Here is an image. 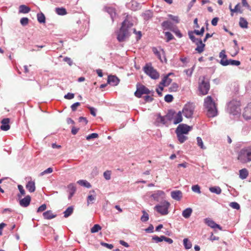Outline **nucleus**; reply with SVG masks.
Returning a JSON list of instances; mask_svg holds the SVG:
<instances>
[{
  "label": "nucleus",
  "instance_id": "f257e3e1",
  "mask_svg": "<svg viewBox=\"0 0 251 251\" xmlns=\"http://www.w3.org/2000/svg\"><path fill=\"white\" fill-rule=\"evenodd\" d=\"M203 105L207 110L208 117L213 118L217 115V104L211 96H208L204 99Z\"/></svg>",
  "mask_w": 251,
  "mask_h": 251
},
{
  "label": "nucleus",
  "instance_id": "f03ea898",
  "mask_svg": "<svg viewBox=\"0 0 251 251\" xmlns=\"http://www.w3.org/2000/svg\"><path fill=\"white\" fill-rule=\"evenodd\" d=\"M133 26V24L128 20V16L122 24V26L118 34L117 39L120 42H123L128 35V28Z\"/></svg>",
  "mask_w": 251,
  "mask_h": 251
},
{
  "label": "nucleus",
  "instance_id": "7ed1b4c3",
  "mask_svg": "<svg viewBox=\"0 0 251 251\" xmlns=\"http://www.w3.org/2000/svg\"><path fill=\"white\" fill-rule=\"evenodd\" d=\"M238 161L242 164H246L251 161V146L242 148L238 152Z\"/></svg>",
  "mask_w": 251,
  "mask_h": 251
},
{
  "label": "nucleus",
  "instance_id": "20e7f679",
  "mask_svg": "<svg viewBox=\"0 0 251 251\" xmlns=\"http://www.w3.org/2000/svg\"><path fill=\"white\" fill-rule=\"evenodd\" d=\"M143 71L145 73L149 75L151 78L157 79L159 77V73L154 69L150 63L146 64L143 67Z\"/></svg>",
  "mask_w": 251,
  "mask_h": 251
},
{
  "label": "nucleus",
  "instance_id": "39448f33",
  "mask_svg": "<svg viewBox=\"0 0 251 251\" xmlns=\"http://www.w3.org/2000/svg\"><path fill=\"white\" fill-rule=\"evenodd\" d=\"M199 90L202 95L208 94L210 89V84L208 81L205 80V76L199 78Z\"/></svg>",
  "mask_w": 251,
  "mask_h": 251
},
{
  "label": "nucleus",
  "instance_id": "423d86ee",
  "mask_svg": "<svg viewBox=\"0 0 251 251\" xmlns=\"http://www.w3.org/2000/svg\"><path fill=\"white\" fill-rule=\"evenodd\" d=\"M195 106L194 103L188 102L185 104L182 109L181 113L187 118H191L194 112Z\"/></svg>",
  "mask_w": 251,
  "mask_h": 251
},
{
  "label": "nucleus",
  "instance_id": "0eeeda50",
  "mask_svg": "<svg viewBox=\"0 0 251 251\" xmlns=\"http://www.w3.org/2000/svg\"><path fill=\"white\" fill-rule=\"evenodd\" d=\"M170 203L167 201H164L161 203L160 204L156 205L154 207L155 209L159 213L162 215H165L168 214V208L170 206Z\"/></svg>",
  "mask_w": 251,
  "mask_h": 251
},
{
  "label": "nucleus",
  "instance_id": "6e6552de",
  "mask_svg": "<svg viewBox=\"0 0 251 251\" xmlns=\"http://www.w3.org/2000/svg\"><path fill=\"white\" fill-rule=\"evenodd\" d=\"M239 102L236 100H232L228 104L227 109L229 113L233 115H236L240 110Z\"/></svg>",
  "mask_w": 251,
  "mask_h": 251
},
{
  "label": "nucleus",
  "instance_id": "1a4fd4ad",
  "mask_svg": "<svg viewBox=\"0 0 251 251\" xmlns=\"http://www.w3.org/2000/svg\"><path fill=\"white\" fill-rule=\"evenodd\" d=\"M150 91L144 85L140 84H137V90L134 93L135 96L137 98H141L143 94H149Z\"/></svg>",
  "mask_w": 251,
  "mask_h": 251
},
{
  "label": "nucleus",
  "instance_id": "9d476101",
  "mask_svg": "<svg viewBox=\"0 0 251 251\" xmlns=\"http://www.w3.org/2000/svg\"><path fill=\"white\" fill-rule=\"evenodd\" d=\"M192 127L186 124H180L177 127L176 132L187 134L192 129Z\"/></svg>",
  "mask_w": 251,
  "mask_h": 251
},
{
  "label": "nucleus",
  "instance_id": "9b49d317",
  "mask_svg": "<svg viewBox=\"0 0 251 251\" xmlns=\"http://www.w3.org/2000/svg\"><path fill=\"white\" fill-rule=\"evenodd\" d=\"M152 50L153 52L156 55V56L157 57V58L161 61L163 62V59H162V55L163 56L164 60L165 61H167V59L165 56V52L163 50H161L160 51L158 50L155 48L153 47L152 49Z\"/></svg>",
  "mask_w": 251,
  "mask_h": 251
},
{
  "label": "nucleus",
  "instance_id": "f8f14e48",
  "mask_svg": "<svg viewBox=\"0 0 251 251\" xmlns=\"http://www.w3.org/2000/svg\"><path fill=\"white\" fill-rule=\"evenodd\" d=\"M174 74L172 73H170L166 75H165L162 79V81L160 82V85L167 86L170 84V83L172 81V79L169 78L170 75H174Z\"/></svg>",
  "mask_w": 251,
  "mask_h": 251
},
{
  "label": "nucleus",
  "instance_id": "ddd939ff",
  "mask_svg": "<svg viewBox=\"0 0 251 251\" xmlns=\"http://www.w3.org/2000/svg\"><path fill=\"white\" fill-rule=\"evenodd\" d=\"M243 116L246 120L251 119V102L249 103L245 108Z\"/></svg>",
  "mask_w": 251,
  "mask_h": 251
},
{
  "label": "nucleus",
  "instance_id": "4468645a",
  "mask_svg": "<svg viewBox=\"0 0 251 251\" xmlns=\"http://www.w3.org/2000/svg\"><path fill=\"white\" fill-rule=\"evenodd\" d=\"M10 120L8 118L3 119L1 122V126H0V129L3 131H7L10 129V126L9 125Z\"/></svg>",
  "mask_w": 251,
  "mask_h": 251
},
{
  "label": "nucleus",
  "instance_id": "2eb2a0df",
  "mask_svg": "<svg viewBox=\"0 0 251 251\" xmlns=\"http://www.w3.org/2000/svg\"><path fill=\"white\" fill-rule=\"evenodd\" d=\"M241 64L240 62L238 60H234L232 59H226L225 62H223L222 61V65L224 66H227L229 65H231L232 66H239Z\"/></svg>",
  "mask_w": 251,
  "mask_h": 251
},
{
  "label": "nucleus",
  "instance_id": "dca6fc26",
  "mask_svg": "<svg viewBox=\"0 0 251 251\" xmlns=\"http://www.w3.org/2000/svg\"><path fill=\"white\" fill-rule=\"evenodd\" d=\"M172 198L176 201H180L182 197V193L180 190H176L171 192Z\"/></svg>",
  "mask_w": 251,
  "mask_h": 251
},
{
  "label": "nucleus",
  "instance_id": "f3484780",
  "mask_svg": "<svg viewBox=\"0 0 251 251\" xmlns=\"http://www.w3.org/2000/svg\"><path fill=\"white\" fill-rule=\"evenodd\" d=\"M31 197L30 196L27 195L20 201V204L23 207H27L29 205Z\"/></svg>",
  "mask_w": 251,
  "mask_h": 251
},
{
  "label": "nucleus",
  "instance_id": "a211bd4d",
  "mask_svg": "<svg viewBox=\"0 0 251 251\" xmlns=\"http://www.w3.org/2000/svg\"><path fill=\"white\" fill-rule=\"evenodd\" d=\"M195 44L197 46V48L195 49V50L199 53L203 52L205 45L202 43V40L200 39V40L196 42Z\"/></svg>",
  "mask_w": 251,
  "mask_h": 251
},
{
  "label": "nucleus",
  "instance_id": "6ab92c4d",
  "mask_svg": "<svg viewBox=\"0 0 251 251\" xmlns=\"http://www.w3.org/2000/svg\"><path fill=\"white\" fill-rule=\"evenodd\" d=\"M120 80L116 76H109L108 78V83L111 84L113 86H116L119 83Z\"/></svg>",
  "mask_w": 251,
  "mask_h": 251
},
{
  "label": "nucleus",
  "instance_id": "aec40b11",
  "mask_svg": "<svg viewBox=\"0 0 251 251\" xmlns=\"http://www.w3.org/2000/svg\"><path fill=\"white\" fill-rule=\"evenodd\" d=\"M25 187L29 192H34L35 190V183L32 180L29 181L26 184Z\"/></svg>",
  "mask_w": 251,
  "mask_h": 251
},
{
  "label": "nucleus",
  "instance_id": "412c9836",
  "mask_svg": "<svg viewBox=\"0 0 251 251\" xmlns=\"http://www.w3.org/2000/svg\"><path fill=\"white\" fill-rule=\"evenodd\" d=\"M182 120V113L181 111H179L178 113H176L175 112L174 114V124H177L181 122Z\"/></svg>",
  "mask_w": 251,
  "mask_h": 251
},
{
  "label": "nucleus",
  "instance_id": "4be33fe9",
  "mask_svg": "<svg viewBox=\"0 0 251 251\" xmlns=\"http://www.w3.org/2000/svg\"><path fill=\"white\" fill-rule=\"evenodd\" d=\"M44 219L50 220L56 217V215L52 213L51 210H48L43 214Z\"/></svg>",
  "mask_w": 251,
  "mask_h": 251
},
{
  "label": "nucleus",
  "instance_id": "5701e85b",
  "mask_svg": "<svg viewBox=\"0 0 251 251\" xmlns=\"http://www.w3.org/2000/svg\"><path fill=\"white\" fill-rule=\"evenodd\" d=\"M155 123L157 126L160 124L163 125L167 124V122L166 121V117H162L160 114L158 115L156 119Z\"/></svg>",
  "mask_w": 251,
  "mask_h": 251
},
{
  "label": "nucleus",
  "instance_id": "b1692460",
  "mask_svg": "<svg viewBox=\"0 0 251 251\" xmlns=\"http://www.w3.org/2000/svg\"><path fill=\"white\" fill-rule=\"evenodd\" d=\"M193 210L191 208H187L184 209L182 213V215L185 219H188L191 215Z\"/></svg>",
  "mask_w": 251,
  "mask_h": 251
},
{
  "label": "nucleus",
  "instance_id": "393cba45",
  "mask_svg": "<svg viewBox=\"0 0 251 251\" xmlns=\"http://www.w3.org/2000/svg\"><path fill=\"white\" fill-rule=\"evenodd\" d=\"M249 175V172L247 169L244 168L239 171V177L242 179H246Z\"/></svg>",
  "mask_w": 251,
  "mask_h": 251
},
{
  "label": "nucleus",
  "instance_id": "a878e982",
  "mask_svg": "<svg viewBox=\"0 0 251 251\" xmlns=\"http://www.w3.org/2000/svg\"><path fill=\"white\" fill-rule=\"evenodd\" d=\"M104 9L105 11L111 15L112 18H113L116 15L115 9L114 8L109 6H105Z\"/></svg>",
  "mask_w": 251,
  "mask_h": 251
},
{
  "label": "nucleus",
  "instance_id": "bb28decb",
  "mask_svg": "<svg viewBox=\"0 0 251 251\" xmlns=\"http://www.w3.org/2000/svg\"><path fill=\"white\" fill-rule=\"evenodd\" d=\"M176 133V134L178 140L180 143H183L188 139L187 136H185V134L178 132Z\"/></svg>",
  "mask_w": 251,
  "mask_h": 251
},
{
  "label": "nucleus",
  "instance_id": "cd10ccee",
  "mask_svg": "<svg viewBox=\"0 0 251 251\" xmlns=\"http://www.w3.org/2000/svg\"><path fill=\"white\" fill-rule=\"evenodd\" d=\"M30 11V8L25 5H21L19 7V12L21 13H28Z\"/></svg>",
  "mask_w": 251,
  "mask_h": 251
},
{
  "label": "nucleus",
  "instance_id": "c85d7f7f",
  "mask_svg": "<svg viewBox=\"0 0 251 251\" xmlns=\"http://www.w3.org/2000/svg\"><path fill=\"white\" fill-rule=\"evenodd\" d=\"M175 112L169 111L167 114L165 116L166 121H170L174 124V118Z\"/></svg>",
  "mask_w": 251,
  "mask_h": 251
},
{
  "label": "nucleus",
  "instance_id": "c756f323",
  "mask_svg": "<svg viewBox=\"0 0 251 251\" xmlns=\"http://www.w3.org/2000/svg\"><path fill=\"white\" fill-rule=\"evenodd\" d=\"M162 26L164 30L171 29L172 27V24L169 21H164L162 23Z\"/></svg>",
  "mask_w": 251,
  "mask_h": 251
},
{
  "label": "nucleus",
  "instance_id": "7c9ffc66",
  "mask_svg": "<svg viewBox=\"0 0 251 251\" xmlns=\"http://www.w3.org/2000/svg\"><path fill=\"white\" fill-rule=\"evenodd\" d=\"M207 224L208 226H210L213 228H219L220 230H222V227L220 226L215 223L213 221L209 220L207 222Z\"/></svg>",
  "mask_w": 251,
  "mask_h": 251
},
{
  "label": "nucleus",
  "instance_id": "2f4dec72",
  "mask_svg": "<svg viewBox=\"0 0 251 251\" xmlns=\"http://www.w3.org/2000/svg\"><path fill=\"white\" fill-rule=\"evenodd\" d=\"M248 23L246 19L241 17L239 21V25L242 28H247Z\"/></svg>",
  "mask_w": 251,
  "mask_h": 251
},
{
  "label": "nucleus",
  "instance_id": "473e14b6",
  "mask_svg": "<svg viewBox=\"0 0 251 251\" xmlns=\"http://www.w3.org/2000/svg\"><path fill=\"white\" fill-rule=\"evenodd\" d=\"M209 191L216 194H220L222 192V190L220 187L218 186L211 187L209 188Z\"/></svg>",
  "mask_w": 251,
  "mask_h": 251
},
{
  "label": "nucleus",
  "instance_id": "72a5a7b5",
  "mask_svg": "<svg viewBox=\"0 0 251 251\" xmlns=\"http://www.w3.org/2000/svg\"><path fill=\"white\" fill-rule=\"evenodd\" d=\"M239 7V3H238L237 4H236V6H235L234 8H233V9L232 8L231 4L229 5V8L231 11V16H233L234 12H240V13L242 12L241 11H240Z\"/></svg>",
  "mask_w": 251,
  "mask_h": 251
},
{
  "label": "nucleus",
  "instance_id": "f704fd0d",
  "mask_svg": "<svg viewBox=\"0 0 251 251\" xmlns=\"http://www.w3.org/2000/svg\"><path fill=\"white\" fill-rule=\"evenodd\" d=\"M219 57L221 58L220 63L222 65V61L224 62L226 61V59H227V56L225 50H222L220 52Z\"/></svg>",
  "mask_w": 251,
  "mask_h": 251
},
{
  "label": "nucleus",
  "instance_id": "c9c22d12",
  "mask_svg": "<svg viewBox=\"0 0 251 251\" xmlns=\"http://www.w3.org/2000/svg\"><path fill=\"white\" fill-rule=\"evenodd\" d=\"M73 212V208L70 206L64 212V217L67 218L70 216Z\"/></svg>",
  "mask_w": 251,
  "mask_h": 251
},
{
  "label": "nucleus",
  "instance_id": "e433bc0d",
  "mask_svg": "<svg viewBox=\"0 0 251 251\" xmlns=\"http://www.w3.org/2000/svg\"><path fill=\"white\" fill-rule=\"evenodd\" d=\"M183 244L185 248L187 250L190 249L192 248V243L190 242L187 238H185L183 240Z\"/></svg>",
  "mask_w": 251,
  "mask_h": 251
},
{
  "label": "nucleus",
  "instance_id": "4c0bfd02",
  "mask_svg": "<svg viewBox=\"0 0 251 251\" xmlns=\"http://www.w3.org/2000/svg\"><path fill=\"white\" fill-rule=\"evenodd\" d=\"M37 20L40 23H45V16L43 13H41L37 14Z\"/></svg>",
  "mask_w": 251,
  "mask_h": 251
},
{
  "label": "nucleus",
  "instance_id": "58836bf2",
  "mask_svg": "<svg viewBox=\"0 0 251 251\" xmlns=\"http://www.w3.org/2000/svg\"><path fill=\"white\" fill-rule=\"evenodd\" d=\"M178 85L176 83H173L169 87V90L171 92H176L178 90Z\"/></svg>",
  "mask_w": 251,
  "mask_h": 251
},
{
  "label": "nucleus",
  "instance_id": "ea45409f",
  "mask_svg": "<svg viewBox=\"0 0 251 251\" xmlns=\"http://www.w3.org/2000/svg\"><path fill=\"white\" fill-rule=\"evenodd\" d=\"M101 227L99 225L96 224L91 228V232L93 233H96L101 230Z\"/></svg>",
  "mask_w": 251,
  "mask_h": 251
},
{
  "label": "nucleus",
  "instance_id": "a19ab883",
  "mask_svg": "<svg viewBox=\"0 0 251 251\" xmlns=\"http://www.w3.org/2000/svg\"><path fill=\"white\" fill-rule=\"evenodd\" d=\"M55 11L60 15H64L67 13L66 9L64 8H56Z\"/></svg>",
  "mask_w": 251,
  "mask_h": 251
},
{
  "label": "nucleus",
  "instance_id": "79ce46f5",
  "mask_svg": "<svg viewBox=\"0 0 251 251\" xmlns=\"http://www.w3.org/2000/svg\"><path fill=\"white\" fill-rule=\"evenodd\" d=\"M194 34L192 32V31H190L188 32V35L190 39L193 42L195 43L196 42L200 40V39L196 38Z\"/></svg>",
  "mask_w": 251,
  "mask_h": 251
},
{
  "label": "nucleus",
  "instance_id": "37998d69",
  "mask_svg": "<svg viewBox=\"0 0 251 251\" xmlns=\"http://www.w3.org/2000/svg\"><path fill=\"white\" fill-rule=\"evenodd\" d=\"M143 213V216L141 217V220L143 222H147L149 219V214L144 210H143L142 211Z\"/></svg>",
  "mask_w": 251,
  "mask_h": 251
},
{
  "label": "nucleus",
  "instance_id": "c03bdc74",
  "mask_svg": "<svg viewBox=\"0 0 251 251\" xmlns=\"http://www.w3.org/2000/svg\"><path fill=\"white\" fill-rule=\"evenodd\" d=\"M77 183L81 185L86 186L87 188H89L91 186L90 184L86 180H80L77 181Z\"/></svg>",
  "mask_w": 251,
  "mask_h": 251
},
{
  "label": "nucleus",
  "instance_id": "a18cd8bd",
  "mask_svg": "<svg viewBox=\"0 0 251 251\" xmlns=\"http://www.w3.org/2000/svg\"><path fill=\"white\" fill-rule=\"evenodd\" d=\"M18 188L20 192V194H19L18 196L19 198H20L21 196H24L25 194V192L21 185H18Z\"/></svg>",
  "mask_w": 251,
  "mask_h": 251
},
{
  "label": "nucleus",
  "instance_id": "49530a36",
  "mask_svg": "<svg viewBox=\"0 0 251 251\" xmlns=\"http://www.w3.org/2000/svg\"><path fill=\"white\" fill-rule=\"evenodd\" d=\"M229 206L233 209L238 210L240 209V205L236 202H231L229 203Z\"/></svg>",
  "mask_w": 251,
  "mask_h": 251
},
{
  "label": "nucleus",
  "instance_id": "de8ad7c7",
  "mask_svg": "<svg viewBox=\"0 0 251 251\" xmlns=\"http://www.w3.org/2000/svg\"><path fill=\"white\" fill-rule=\"evenodd\" d=\"M165 35L167 38L166 41L167 42H169L170 40H172L174 38V36L170 32H165Z\"/></svg>",
  "mask_w": 251,
  "mask_h": 251
},
{
  "label": "nucleus",
  "instance_id": "09e8293b",
  "mask_svg": "<svg viewBox=\"0 0 251 251\" xmlns=\"http://www.w3.org/2000/svg\"><path fill=\"white\" fill-rule=\"evenodd\" d=\"M192 190L193 192L198 194L201 193L200 187L198 185H193L192 187Z\"/></svg>",
  "mask_w": 251,
  "mask_h": 251
},
{
  "label": "nucleus",
  "instance_id": "8fccbe9b",
  "mask_svg": "<svg viewBox=\"0 0 251 251\" xmlns=\"http://www.w3.org/2000/svg\"><path fill=\"white\" fill-rule=\"evenodd\" d=\"M197 140L198 146L199 147H200L201 149H205V147H204V146H203V142H202L201 138V137H198L197 138Z\"/></svg>",
  "mask_w": 251,
  "mask_h": 251
},
{
  "label": "nucleus",
  "instance_id": "3c124183",
  "mask_svg": "<svg viewBox=\"0 0 251 251\" xmlns=\"http://www.w3.org/2000/svg\"><path fill=\"white\" fill-rule=\"evenodd\" d=\"M103 176L105 179L106 180H109L111 178V171H106L104 172L103 173Z\"/></svg>",
  "mask_w": 251,
  "mask_h": 251
},
{
  "label": "nucleus",
  "instance_id": "603ef678",
  "mask_svg": "<svg viewBox=\"0 0 251 251\" xmlns=\"http://www.w3.org/2000/svg\"><path fill=\"white\" fill-rule=\"evenodd\" d=\"M99 136L98 135V134L96 133H92L90 135H88L87 137H86V139L87 140H89L91 139H94V138H98Z\"/></svg>",
  "mask_w": 251,
  "mask_h": 251
},
{
  "label": "nucleus",
  "instance_id": "864d4df0",
  "mask_svg": "<svg viewBox=\"0 0 251 251\" xmlns=\"http://www.w3.org/2000/svg\"><path fill=\"white\" fill-rule=\"evenodd\" d=\"M164 100L166 102H170L173 100V97L171 95H167L165 96Z\"/></svg>",
  "mask_w": 251,
  "mask_h": 251
},
{
  "label": "nucleus",
  "instance_id": "5fc2aeb1",
  "mask_svg": "<svg viewBox=\"0 0 251 251\" xmlns=\"http://www.w3.org/2000/svg\"><path fill=\"white\" fill-rule=\"evenodd\" d=\"M29 20L27 18H22L20 20V23L23 25H26L28 23Z\"/></svg>",
  "mask_w": 251,
  "mask_h": 251
},
{
  "label": "nucleus",
  "instance_id": "6e6d98bb",
  "mask_svg": "<svg viewBox=\"0 0 251 251\" xmlns=\"http://www.w3.org/2000/svg\"><path fill=\"white\" fill-rule=\"evenodd\" d=\"M162 237H164V236H161L160 237L155 236L152 237V239L157 243L160 242L164 240V239Z\"/></svg>",
  "mask_w": 251,
  "mask_h": 251
},
{
  "label": "nucleus",
  "instance_id": "4d7b16f0",
  "mask_svg": "<svg viewBox=\"0 0 251 251\" xmlns=\"http://www.w3.org/2000/svg\"><path fill=\"white\" fill-rule=\"evenodd\" d=\"M80 105V103L79 102H76L73 104H72L71 106V109L73 111H76L77 107Z\"/></svg>",
  "mask_w": 251,
  "mask_h": 251
},
{
  "label": "nucleus",
  "instance_id": "13d9d810",
  "mask_svg": "<svg viewBox=\"0 0 251 251\" xmlns=\"http://www.w3.org/2000/svg\"><path fill=\"white\" fill-rule=\"evenodd\" d=\"M169 17L173 21H174L176 23H179V18L177 16H173L172 15H169Z\"/></svg>",
  "mask_w": 251,
  "mask_h": 251
},
{
  "label": "nucleus",
  "instance_id": "bf43d9fd",
  "mask_svg": "<svg viewBox=\"0 0 251 251\" xmlns=\"http://www.w3.org/2000/svg\"><path fill=\"white\" fill-rule=\"evenodd\" d=\"M75 97V95L73 93H68L67 94L64 96V98L67 100L73 99Z\"/></svg>",
  "mask_w": 251,
  "mask_h": 251
},
{
  "label": "nucleus",
  "instance_id": "052dcab7",
  "mask_svg": "<svg viewBox=\"0 0 251 251\" xmlns=\"http://www.w3.org/2000/svg\"><path fill=\"white\" fill-rule=\"evenodd\" d=\"M164 195H165V193H164V192L163 191H158L156 193L152 194L151 196L153 198L155 199L156 197V195L159 196H163Z\"/></svg>",
  "mask_w": 251,
  "mask_h": 251
},
{
  "label": "nucleus",
  "instance_id": "680f3d73",
  "mask_svg": "<svg viewBox=\"0 0 251 251\" xmlns=\"http://www.w3.org/2000/svg\"><path fill=\"white\" fill-rule=\"evenodd\" d=\"M88 108L90 110V113L92 115H93L94 117L96 116V109L92 107L88 106Z\"/></svg>",
  "mask_w": 251,
  "mask_h": 251
},
{
  "label": "nucleus",
  "instance_id": "e2e57ef3",
  "mask_svg": "<svg viewBox=\"0 0 251 251\" xmlns=\"http://www.w3.org/2000/svg\"><path fill=\"white\" fill-rule=\"evenodd\" d=\"M46 208H47L46 205L45 204H43L41 205L40 206H39V207L37 209V212H43L46 210Z\"/></svg>",
  "mask_w": 251,
  "mask_h": 251
},
{
  "label": "nucleus",
  "instance_id": "0e129e2a",
  "mask_svg": "<svg viewBox=\"0 0 251 251\" xmlns=\"http://www.w3.org/2000/svg\"><path fill=\"white\" fill-rule=\"evenodd\" d=\"M53 171L52 169L51 168H48L47 169L43 171L41 173V176H43L46 174H50L52 173Z\"/></svg>",
  "mask_w": 251,
  "mask_h": 251
},
{
  "label": "nucleus",
  "instance_id": "69168bd1",
  "mask_svg": "<svg viewBox=\"0 0 251 251\" xmlns=\"http://www.w3.org/2000/svg\"><path fill=\"white\" fill-rule=\"evenodd\" d=\"M101 245L102 246H104L105 247H106L107 248L109 249H112L113 248V246L112 244H109L106 243L101 242Z\"/></svg>",
  "mask_w": 251,
  "mask_h": 251
},
{
  "label": "nucleus",
  "instance_id": "338daca9",
  "mask_svg": "<svg viewBox=\"0 0 251 251\" xmlns=\"http://www.w3.org/2000/svg\"><path fill=\"white\" fill-rule=\"evenodd\" d=\"M164 86L160 85V83L159 84V88L156 89V92L159 96H162L161 92L163 90V87Z\"/></svg>",
  "mask_w": 251,
  "mask_h": 251
},
{
  "label": "nucleus",
  "instance_id": "774afa93",
  "mask_svg": "<svg viewBox=\"0 0 251 251\" xmlns=\"http://www.w3.org/2000/svg\"><path fill=\"white\" fill-rule=\"evenodd\" d=\"M95 199V197L92 195H89L87 198V202L88 204H89L90 202H92L93 201H94Z\"/></svg>",
  "mask_w": 251,
  "mask_h": 251
}]
</instances>
